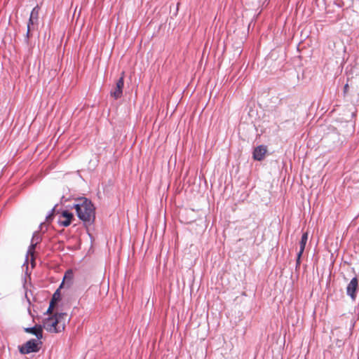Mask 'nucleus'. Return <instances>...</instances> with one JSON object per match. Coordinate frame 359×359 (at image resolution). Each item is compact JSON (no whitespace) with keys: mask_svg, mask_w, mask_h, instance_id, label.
<instances>
[{"mask_svg":"<svg viewBox=\"0 0 359 359\" xmlns=\"http://www.w3.org/2000/svg\"><path fill=\"white\" fill-rule=\"evenodd\" d=\"M67 314L56 313L54 316L44 320L43 327L50 332H59L65 329Z\"/></svg>","mask_w":359,"mask_h":359,"instance_id":"nucleus-1","label":"nucleus"},{"mask_svg":"<svg viewBox=\"0 0 359 359\" xmlns=\"http://www.w3.org/2000/svg\"><path fill=\"white\" fill-rule=\"evenodd\" d=\"M78 217L83 222H90L95 219V208L92 203L85 198L74 205Z\"/></svg>","mask_w":359,"mask_h":359,"instance_id":"nucleus-2","label":"nucleus"},{"mask_svg":"<svg viewBox=\"0 0 359 359\" xmlns=\"http://www.w3.org/2000/svg\"><path fill=\"white\" fill-rule=\"evenodd\" d=\"M41 341L38 339H30L25 344L19 347L22 354H28L33 352H38L41 348Z\"/></svg>","mask_w":359,"mask_h":359,"instance_id":"nucleus-3","label":"nucleus"},{"mask_svg":"<svg viewBox=\"0 0 359 359\" xmlns=\"http://www.w3.org/2000/svg\"><path fill=\"white\" fill-rule=\"evenodd\" d=\"M124 72H122L121 77L117 81L116 86L111 91V95L116 100L120 98L123 94V88L124 86Z\"/></svg>","mask_w":359,"mask_h":359,"instance_id":"nucleus-4","label":"nucleus"},{"mask_svg":"<svg viewBox=\"0 0 359 359\" xmlns=\"http://www.w3.org/2000/svg\"><path fill=\"white\" fill-rule=\"evenodd\" d=\"M73 218L74 215L72 212L64 210L58 219V224L62 226L67 227L70 225Z\"/></svg>","mask_w":359,"mask_h":359,"instance_id":"nucleus-5","label":"nucleus"},{"mask_svg":"<svg viewBox=\"0 0 359 359\" xmlns=\"http://www.w3.org/2000/svg\"><path fill=\"white\" fill-rule=\"evenodd\" d=\"M358 287V280L354 277L351 279L346 287V293L353 300L355 299L356 291Z\"/></svg>","mask_w":359,"mask_h":359,"instance_id":"nucleus-6","label":"nucleus"},{"mask_svg":"<svg viewBox=\"0 0 359 359\" xmlns=\"http://www.w3.org/2000/svg\"><path fill=\"white\" fill-rule=\"evenodd\" d=\"M267 152V148L264 145H259L255 148L253 151V158L257 161H262Z\"/></svg>","mask_w":359,"mask_h":359,"instance_id":"nucleus-7","label":"nucleus"},{"mask_svg":"<svg viewBox=\"0 0 359 359\" xmlns=\"http://www.w3.org/2000/svg\"><path fill=\"white\" fill-rule=\"evenodd\" d=\"M25 332L34 334L38 340H40L43 337V327L41 325H36L33 327L25 328Z\"/></svg>","mask_w":359,"mask_h":359,"instance_id":"nucleus-8","label":"nucleus"},{"mask_svg":"<svg viewBox=\"0 0 359 359\" xmlns=\"http://www.w3.org/2000/svg\"><path fill=\"white\" fill-rule=\"evenodd\" d=\"M307 240H308V233L306 232V233H304L302 236V238H301V241H300V249H299V252H298L297 254V264H299V262H300V257L305 249V246H306V242H307Z\"/></svg>","mask_w":359,"mask_h":359,"instance_id":"nucleus-9","label":"nucleus"},{"mask_svg":"<svg viewBox=\"0 0 359 359\" xmlns=\"http://www.w3.org/2000/svg\"><path fill=\"white\" fill-rule=\"evenodd\" d=\"M73 278H74V274H73L72 271V270L67 271L66 273H65L63 281L60 287H62L65 284V282L69 286L72 283Z\"/></svg>","mask_w":359,"mask_h":359,"instance_id":"nucleus-10","label":"nucleus"},{"mask_svg":"<svg viewBox=\"0 0 359 359\" xmlns=\"http://www.w3.org/2000/svg\"><path fill=\"white\" fill-rule=\"evenodd\" d=\"M39 7L38 6H35L30 14V17L32 19H35V21H38L39 18Z\"/></svg>","mask_w":359,"mask_h":359,"instance_id":"nucleus-11","label":"nucleus"},{"mask_svg":"<svg viewBox=\"0 0 359 359\" xmlns=\"http://www.w3.org/2000/svg\"><path fill=\"white\" fill-rule=\"evenodd\" d=\"M37 22V21H35V19H32L31 18V17L29 18V22H28V25H27V36L29 37V32L32 29V27H33V25Z\"/></svg>","mask_w":359,"mask_h":359,"instance_id":"nucleus-12","label":"nucleus"},{"mask_svg":"<svg viewBox=\"0 0 359 359\" xmlns=\"http://www.w3.org/2000/svg\"><path fill=\"white\" fill-rule=\"evenodd\" d=\"M60 299V293L59 292V289L56 290V292L54 293L53 298L50 302H53L54 304L57 303Z\"/></svg>","mask_w":359,"mask_h":359,"instance_id":"nucleus-13","label":"nucleus"},{"mask_svg":"<svg viewBox=\"0 0 359 359\" xmlns=\"http://www.w3.org/2000/svg\"><path fill=\"white\" fill-rule=\"evenodd\" d=\"M55 304H54V302H50L49 307H48V310H47V313H50H50H52L53 310V309H54V308H55Z\"/></svg>","mask_w":359,"mask_h":359,"instance_id":"nucleus-14","label":"nucleus"}]
</instances>
